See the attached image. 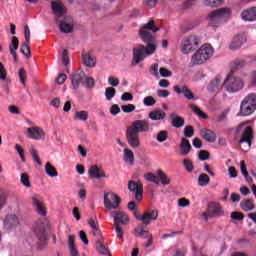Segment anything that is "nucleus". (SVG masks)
I'll list each match as a JSON object with an SVG mask.
<instances>
[{
  "mask_svg": "<svg viewBox=\"0 0 256 256\" xmlns=\"http://www.w3.org/2000/svg\"><path fill=\"white\" fill-rule=\"evenodd\" d=\"M87 81V74L85 72H73L71 77L72 88L77 90L81 85H85Z\"/></svg>",
  "mask_w": 256,
  "mask_h": 256,
  "instance_id": "2eb2a0df",
  "label": "nucleus"
},
{
  "mask_svg": "<svg viewBox=\"0 0 256 256\" xmlns=\"http://www.w3.org/2000/svg\"><path fill=\"white\" fill-rule=\"evenodd\" d=\"M231 219L234 221H243V219H245V215H243L241 212H232Z\"/></svg>",
  "mask_w": 256,
  "mask_h": 256,
  "instance_id": "6e6d98bb",
  "label": "nucleus"
},
{
  "mask_svg": "<svg viewBox=\"0 0 256 256\" xmlns=\"http://www.w3.org/2000/svg\"><path fill=\"white\" fill-rule=\"evenodd\" d=\"M119 113H121V108H119V105L113 104L110 107V114L115 117V115H119Z\"/></svg>",
  "mask_w": 256,
  "mask_h": 256,
  "instance_id": "680f3d73",
  "label": "nucleus"
},
{
  "mask_svg": "<svg viewBox=\"0 0 256 256\" xmlns=\"http://www.w3.org/2000/svg\"><path fill=\"white\" fill-rule=\"evenodd\" d=\"M165 117H167V114L161 110H154L149 113V119L152 121H162Z\"/></svg>",
  "mask_w": 256,
  "mask_h": 256,
  "instance_id": "7c9ffc66",
  "label": "nucleus"
},
{
  "mask_svg": "<svg viewBox=\"0 0 256 256\" xmlns=\"http://www.w3.org/2000/svg\"><path fill=\"white\" fill-rule=\"evenodd\" d=\"M121 205V198L113 192H108L104 194V207L111 211V209H119Z\"/></svg>",
  "mask_w": 256,
  "mask_h": 256,
  "instance_id": "9d476101",
  "label": "nucleus"
},
{
  "mask_svg": "<svg viewBox=\"0 0 256 256\" xmlns=\"http://www.w3.org/2000/svg\"><path fill=\"white\" fill-rule=\"evenodd\" d=\"M222 87L221 76H216L215 79L209 83L207 89L213 93L214 91H219Z\"/></svg>",
  "mask_w": 256,
  "mask_h": 256,
  "instance_id": "c85d7f7f",
  "label": "nucleus"
},
{
  "mask_svg": "<svg viewBox=\"0 0 256 256\" xmlns=\"http://www.w3.org/2000/svg\"><path fill=\"white\" fill-rule=\"evenodd\" d=\"M27 137L34 141H41V139H45V131L39 126L30 127L27 128Z\"/></svg>",
  "mask_w": 256,
  "mask_h": 256,
  "instance_id": "f3484780",
  "label": "nucleus"
},
{
  "mask_svg": "<svg viewBox=\"0 0 256 256\" xmlns=\"http://www.w3.org/2000/svg\"><path fill=\"white\" fill-rule=\"evenodd\" d=\"M191 143L187 140V138H181L180 141V155L185 157L191 153Z\"/></svg>",
  "mask_w": 256,
  "mask_h": 256,
  "instance_id": "a878e982",
  "label": "nucleus"
},
{
  "mask_svg": "<svg viewBox=\"0 0 256 256\" xmlns=\"http://www.w3.org/2000/svg\"><path fill=\"white\" fill-rule=\"evenodd\" d=\"M157 31H159V27L155 25V20L153 19L140 27L139 36L146 46L140 44L133 48L132 67L139 65L146 57L153 55L157 51V39L155 38Z\"/></svg>",
  "mask_w": 256,
  "mask_h": 256,
  "instance_id": "f257e3e1",
  "label": "nucleus"
},
{
  "mask_svg": "<svg viewBox=\"0 0 256 256\" xmlns=\"http://www.w3.org/2000/svg\"><path fill=\"white\" fill-rule=\"evenodd\" d=\"M31 42H23L20 48V52L29 59L31 57V48L29 47Z\"/></svg>",
  "mask_w": 256,
  "mask_h": 256,
  "instance_id": "58836bf2",
  "label": "nucleus"
},
{
  "mask_svg": "<svg viewBox=\"0 0 256 256\" xmlns=\"http://www.w3.org/2000/svg\"><path fill=\"white\" fill-rule=\"evenodd\" d=\"M114 227H115L117 237L119 239H123L124 232H123V228H121V225L118 223H114Z\"/></svg>",
  "mask_w": 256,
  "mask_h": 256,
  "instance_id": "bf43d9fd",
  "label": "nucleus"
},
{
  "mask_svg": "<svg viewBox=\"0 0 256 256\" xmlns=\"http://www.w3.org/2000/svg\"><path fill=\"white\" fill-rule=\"evenodd\" d=\"M51 9L55 16V21H57V19H62V17L67 15V7L61 2V0L52 1Z\"/></svg>",
  "mask_w": 256,
  "mask_h": 256,
  "instance_id": "f8f14e48",
  "label": "nucleus"
},
{
  "mask_svg": "<svg viewBox=\"0 0 256 256\" xmlns=\"http://www.w3.org/2000/svg\"><path fill=\"white\" fill-rule=\"evenodd\" d=\"M24 38V42L31 43V30L29 29L28 25L24 26Z\"/></svg>",
  "mask_w": 256,
  "mask_h": 256,
  "instance_id": "5fc2aeb1",
  "label": "nucleus"
},
{
  "mask_svg": "<svg viewBox=\"0 0 256 256\" xmlns=\"http://www.w3.org/2000/svg\"><path fill=\"white\" fill-rule=\"evenodd\" d=\"M144 179H146V181H151L152 183H155L156 185H159V178H157V176H155V174L153 173H147L144 175Z\"/></svg>",
  "mask_w": 256,
  "mask_h": 256,
  "instance_id": "de8ad7c7",
  "label": "nucleus"
},
{
  "mask_svg": "<svg viewBox=\"0 0 256 256\" xmlns=\"http://www.w3.org/2000/svg\"><path fill=\"white\" fill-rule=\"evenodd\" d=\"M190 109L197 115V117H200V119H209V116L205 114V112L201 111L195 104L189 105Z\"/></svg>",
  "mask_w": 256,
  "mask_h": 256,
  "instance_id": "c9c22d12",
  "label": "nucleus"
},
{
  "mask_svg": "<svg viewBox=\"0 0 256 256\" xmlns=\"http://www.w3.org/2000/svg\"><path fill=\"white\" fill-rule=\"evenodd\" d=\"M65 81H67V75L65 73H60L56 79V83H58V85H63Z\"/></svg>",
  "mask_w": 256,
  "mask_h": 256,
  "instance_id": "69168bd1",
  "label": "nucleus"
},
{
  "mask_svg": "<svg viewBox=\"0 0 256 256\" xmlns=\"http://www.w3.org/2000/svg\"><path fill=\"white\" fill-rule=\"evenodd\" d=\"M207 211L210 217H216V215H221V207H219L217 203L214 202L208 204Z\"/></svg>",
  "mask_w": 256,
  "mask_h": 256,
  "instance_id": "c756f323",
  "label": "nucleus"
},
{
  "mask_svg": "<svg viewBox=\"0 0 256 256\" xmlns=\"http://www.w3.org/2000/svg\"><path fill=\"white\" fill-rule=\"evenodd\" d=\"M45 171H46V174L48 175V177H57V175H59L55 166H53V164L50 162L46 163Z\"/></svg>",
  "mask_w": 256,
  "mask_h": 256,
  "instance_id": "f704fd0d",
  "label": "nucleus"
},
{
  "mask_svg": "<svg viewBox=\"0 0 256 256\" xmlns=\"http://www.w3.org/2000/svg\"><path fill=\"white\" fill-rule=\"evenodd\" d=\"M18 75L20 83H22L23 87H26L25 81H27V72L25 71V68H20Z\"/></svg>",
  "mask_w": 256,
  "mask_h": 256,
  "instance_id": "37998d69",
  "label": "nucleus"
},
{
  "mask_svg": "<svg viewBox=\"0 0 256 256\" xmlns=\"http://www.w3.org/2000/svg\"><path fill=\"white\" fill-rule=\"evenodd\" d=\"M111 217H113L114 223L118 225H127L129 223V218L124 212H111Z\"/></svg>",
  "mask_w": 256,
  "mask_h": 256,
  "instance_id": "4be33fe9",
  "label": "nucleus"
},
{
  "mask_svg": "<svg viewBox=\"0 0 256 256\" xmlns=\"http://www.w3.org/2000/svg\"><path fill=\"white\" fill-rule=\"evenodd\" d=\"M170 119L172 127H175L176 129H181V127L185 125V118L177 116L175 113L170 114Z\"/></svg>",
  "mask_w": 256,
  "mask_h": 256,
  "instance_id": "bb28decb",
  "label": "nucleus"
},
{
  "mask_svg": "<svg viewBox=\"0 0 256 256\" xmlns=\"http://www.w3.org/2000/svg\"><path fill=\"white\" fill-rule=\"evenodd\" d=\"M159 73L161 75V77H172L173 72L169 71V69L165 68V67H161L159 69Z\"/></svg>",
  "mask_w": 256,
  "mask_h": 256,
  "instance_id": "13d9d810",
  "label": "nucleus"
},
{
  "mask_svg": "<svg viewBox=\"0 0 256 256\" xmlns=\"http://www.w3.org/2000/svg\"><path fill=\"white\" fill-rule=\"evenodd\" d=\"M169 138V132L166 130L159 131L156 135L158 143H165V140Z\"/></svg>",
  "mask_w": 256,
  "mask_h": 256,
  "instance_id": "a19ab883",
  "label": "nucleus"
},
{
  "mask_svg": "<svg viewBox=\"0 0 256 256\" xmlns=\"http://www.w3.org/2000/svg\"><path fill=\"white\" fill-rule=\"evenodd\" d=\"M7 205V192L0 189V209H3Z\"/></svg>",
  "mask_w": 256,
  "mask_h": 256,
  "instance_id": "a18cd8bd",
  "label": "nucleus"
},
{
  "mask_svg": "<svg viewBox=\"0 0 256 256\" xmlns=\"http://www.w3.org/2000/svg\"><path fill=\"white\" fill-rule=\"evenodd\" d=\"M75 121H87L89 119V113L85 110L77 111L74 115Z\"/></svg>",
  "mask_w": 256,
  "mask_h": 256,
  "instance_id": "4c0bfd02",
  "label": "nucleus"
},
{
  "mask_svg": "<svg viewBox=\"0 0 256 256\" xmlns=\"http://www.w3.org/2000/svg\"><path fill=\"white\" fill-rule=\"evenodd\" d=\"M82 61L86 67H95V65L97 63L95 61V58L93 56H91V54H89V53H85L82 55Z\"/></svg>",
  "mask_w": 256,
  "mask_h": 256,
  "instance_id": "2f4dec72",
  "label": "nucleus"
},
{
  "mask_svg": "<svg viewBox=\"0 0 256 256\" xmlns=\"http://www.w3.org/2000/svg\"><path fill=\"white\" fill-rule=\"evenodd\" d=\"M121 101H133V94L124 92L121 96Z\"/></svg>",
  "mask_w": 256,
  "mask_h": 256,
  "instance_id": "774afa93",
  "label": "nucleus"
},
{
  "mask_svg": "<svg viewBox=\"0 0 256 256\" xmlns=\"http://www.w3.org/2000/svg\"><path fill=\"white\" fill-rule=\"evenodd\" d=\"M173 91L178 95H181L182 93L185 99H188V101H191V99H195V95L193 94V92H191V90H189V88L186 85H175L173 86Z\"/></svg>",
  "mask_w": 256,
  "mask_h": 256,
  "instance_id": "a211bd4d",
  "label": "nucleus"
},
{
  "mask_svg": "<svg viewBox=\"0 0 256 256\" xmlns=\"http://www.w3.org/2000/svg\"><path fill=\"white\" fill-rule=\"evenodd\" d=\"M231 15V9L219 8L208 14L210 27H219L221 23H225Z\"/></svg>",
  "mask_w": 256,
  "mask_h": 256,
  "instance_id": "39448f33",
  "label": "nucleus"
},
{
  "mask_svg": "<svg viewBox=\"0 0 256 256\" xmlns=\"http://www.w3.org/2000/svg\"><path fill=\"white\" fill-rule=\"evenodd\" d=\"M247 42V37H245V35L240 34V35H236L233 40L230 43V49L231 51H237V49H241V46L243 45V43Z\"/></svg>",
  "mask_w": 256,
  "mask_h": 256,
  "instance_id": "aec40b11",
  "label": "nucleus"
},
{
  "mask_svg": "<svg viewBox=\"0 0 256 256\" xmlns=\"http://www.w3.org/2000/svg\"><path fill=\"white\" fill-rule=\"evenodd\" d=\"M204 5L208 7H219L223 5V0H204Z\"/></svg>",
  "mask_w": 256,
  "mask_h": 256,
  "instance_id": "c03bdc74",
  "label": "nucleus"
},
{
  "mask_svg": "<svg viewBox=\"0 0 256 256\" xmlns=\"http://www.w3.org/2000/svg\"><path fill=\"white\" fill-rule=\"evenodd\" d=\"M183 165L186 169V171H188V173H191L194 169L193 167V161L189 160V159H184L183 160Z\"/></svg>",
  "mask_w": 256,
  "mask_h": 256,
  "instance_id": "603ef678",
  "label": "nucleus"
},
{
  "mask_svg": "<svg viewBox=\"0 0 256 256\" xmlns=\"http://www.w3.org/2000/svg\"><path fill=\"white\" fill-rule=\"evenodd\" d=\"M124 161L126 163H133V161H135V155L133 154V151L128 148L124 149Z\"/></svg>",
  "mask_w": 256,
  "mask_h": 256,
  "instance_id": "ea45409f",
  "label": "nucleus"
},
{
  "mask_svg": "<svg viewBox=\"0 0 256 256\" xmlns=\"http://www.w3.org/2000/svg\"><path fill=\"white\" fill-rule=\"evenodd\" d=\"M240 207L242 211H253L255 209V205L253 204V200L244 199L240 202Z\"/></svg>",
  "mask_w": 256,
  "mask_h": 256,
  "instance_id": "473e14b6",
  "label": "nucleus"
},
{
  "mask_svg": "<svg viewBox=\"0 0 256 256\" xmlns=\"http://www.w3.org/2000/svg\"><path fill=\"white\" fill-rule=\"evenodd\" d=\"M198 159H200V161H207V159H209V151L201 150L198 154Z\"/></svg>",
  "mask_w": 256,
  "mask_h": 256,
  "instance_id": "052dcab7",
  "label": "nucleus"
},
{
  "mask_svg": "<svg viewBox=\"0 0 256 256\" xmlns=\"http://www.w3.org/2000/svg\"><path fill=\"white\" fill-rule=\"evenodd\" d=\"M243 21H256V7L248 8L241 13Z\"/></svg>",
  "mask_w": 256,
  "mask_h": 256,
  "instance_id": "b1692460",
  "label": "nucleus"
},
{
  "mask_svg": "<svg viewBox=\"0 0 256 256\" xmlns=\"http://www.w3.org/2000/svg\"><path fill=\"white\" fill-rule=\"evenodd\" d=\"M17 49H19V38H17V36H13L11 43L9 44V51L14 58V63H17Z\"/></svg>",
  "mask_w": 256,
  "mask_h": 256,
  "instance_id": "393cba45",
  "label": "nucleus"
},
{
  "mask_svg": "<svg viewBox=\"0 0 256 256\" xmlns=\"http://www.w3.org/2000/svg\"><path fill=\"white\" fill-rule=\"evenodd\" d=\"M149 132V122L147 120H136L131 123L130 127L126 130V139L128 145L132 149H137L141 146V140L139 138V133Z\"/></svg>",
  "mask_w": 256,
  "mask_h": 256,
  "instance_id": "f03ea898",
  "label": "nucleus"
},
{
  "mask_svg": "<svg viewBox=\"0 0 256 256\" xmlns=\"http://www.w3.org/2000/svg\"><path fill=\"white\" fill-rule=\"evenodd\" d=\"M31 155H32V159L38 163V165H42L41 163V158H39V154H37V150H35V148L31 149Z\"/></svg>",
  "mask_w": 256,
  "mask_h": 256,
  "instance_id": "e2e57ef3",
  "label": "nucleus"
},
{
  "mask_svg": "<svg viewBox=\"0 0 256 256\" xmlns=\"http://www.w3.org/2000/svg\"><path fill=\"white\" fill-rule=\"evenodd\" d=\"M150 73L154 77H159V64L157 63L152 64L150 67Z\"/></svg>",
  "mask_w": 256,
  "mask_h": 256,
  "instance_id": "4d7b16f0",
  "label": "nucleus"
},
{
  "mask_svg": "<svg viewBox=\"0 0 256 256\" xmlns=\"http://www.w3.org/2000/svg\"><path fill=\"white\" fill-rule=\"evenodd\" d=\"M200 136L208 143H215L217 141V134L211 129L200 130Z\"/></svg>",
  "mask_w": 256,
  "mask_h": 256,
  "instance_id": "412c9836",
  "label": "nucleus"
},
{
  "mask_svg": "<svg viewBox=\"0 0 256 256\" xmlns=\"http://www.w3.org/2000/svg\"><path fill=\"white\" fill-rule=\"evenodd\" d=\"M20 181L24 187H31V182L29 181V174L27 173H22L20 177Z\"/></svg>",
  "mask_w": 256,
  "mask_h": 256,
  "instance_id": "49530a36",
  "label": "nucleus"
},
{
  "mask_svg": "<svg viewBox=\"0 0 256 256\" xmlns=\"http://www.w3.org/2000/svg\"><path fill=\"white\" fill-rule=\"evenodd\" d=\"M213 47L209 44L202 45L195 54L191 57L192 65H203V63H207L211 57H213Z\"/></svg>",
  "mask_w": 256,
  "mask_h": 256,
  "instance_id": "20e7f679",
  "label": "nucleus"
},
{
  "mask_svg": "<svg viewBox=\"0 0 256 256\" xmlns=\"http://www.w3.org/2000/svg\"><path fill=\"white\" fill-rule=\"evenodd\" d=\"M156 175L159 177V183H161L162 185H169L171 183V179H169V176H167V174H165L163 170L158 169L156 171Z\"/></svg>",
  "mask_w": 256,
  "mask_h": 256,
  "instance_id": "72a5a7b5",
  "label": "nucleus"
},
{
  "mask_svg": "<svg viewBox=\"0 0 256 256\" xmlns=\"http://www.w3.org/2000/svg\"><path fill=\"white\" fill-rule=\"evenodd\" d=\"M55 22L61 33H73V20L71 17H64L62 20L56 19Z\"/></svg>",
  "mask_w": 256,
  "mask_h": 256,
  "instance_id": "4468645a",
  "label": "nucleus"
},
{
  "mask_svg": "<svg viewBox=\"0 0 256 256\" xmlns=\"http://www.w3.org/2000/svg\"><path fill=\"white\" fill-rule=\"evenodd\" d=\"M47 220H38L33 225V233L38 239V249H43L47 245Z\"/></svg>",
  "mask_w": 256,
  "mask_h": 256,
  "instance_id": "423d86ee",
  "label": "nucleus"
},
{
  "mask_svg": "<svg viewBox=\"0 0 256 256\" xmlns=\"http://www.w3.org/2000/svg\"><path fill=\"white\" fill-rule=\"evenodd\" d=\"M211 179L209 178V175L202 173L198 177V185L200 187H207L209 185Z\"/></svg>",
  "mask_w": 256,
  "mask_h": 256,
  "instance_id": "e433bc0d",
  "label": "nucleus"
},
{
  "mask_svg": "<svg viewBox=\"0 0 256 256\" xmlns=\"http://www.w3.org/2000/svg\"><path fill=\"white\" fill-rule=\"evenodd\" d=\"M128 190L134 194L136 201L143 199V183L130 180L128 181Z\"/></svg>",
  "mask_w": 256,
  "mask_h": 256,
  "instance_id": "ddd939ff",
  "label": "nucleus"
},
{
  "mask_svg": "<svg viewBox=\"0 0 256 256\" xmlns=\"http://www.w3.org/2000/svg\"><path fill=\"white\" fill-rule=\"evenodd\" d=\"M31 201L38 215H41V217H45V215H47V209L43 205V198H41L40 195L36 194L31 197Z\"/></svg>",
  "mask_w": 256,
  "mask_h": 256,
  "instance_id": "dca6fc26",
  "label": "nucleus"
},
{
  "mask_svg": "<svg viewBox=\"0 0 256 256\" xmlns=\"http://www.w3.org/2000/svg\"><path fill=\"white\" fill-rule=\"evenodd\" d=\"M88 175L90 179H101L107 177L105 171L101 168H98L97 165H93L89 168Z\"/></svg>",
  "mask_w": 256,
  "mask_h": 256,
  "instance_id": "6ab92c4d",
  "label": "nucleus"
},
{
  "mask_svg": "<svg viewBox=\"0 0 256 256\" xmlns=\"http://www.w3.org/2000/svg\"><path fill=\"white\" fill-rule=\"evenodd\" d=\"M121 109L124 113H133L136 107H135V104H128V105H122Z\"/></svg>",
  "mask_w": 256,
  "mask_h": 256,
  "instance_id": "864d4df0",
  "label": "nucleus"
},
{
  "mask_svg": "<svg viewBox=\"0 0 256 256\" xmlns=\"http://www.w3.org/2000/svg\"><path fill=\"white\" fill-rule=\"evenodd\" d=\"M159 0H145L143 5L146 9H153L157 6Z\"/></svg>",
  "mask_w": 256,
  "mask_h": 256,
  "instance_id": "3c124183",
  "label": "nucleus"
},
{
  "mask_svg": "<svg viewBox=\"0 0 256 256\" xmlns=\"http://www.w3.org/2000/svg\"><path fill=\"white\" fill-rule=\"evenodd\" d=\"M116 94H117V90H115V88L113 87H107L105 89V97L107 101H111V99H113V97H115Z\"/></svg>",
  "mask_w": 256,
  "mask_h": 256,
  "instance_id": "79ce46f5",
  "label": "nucleus"
},
{
  "mask_svg": "<svg viewBox=\"0 0 256 256\" xmlns=\"http://www.w3.org/2000/svg\"><path fill=\"white\" fill-rule=\"evenodd\" d=\"M226 91L228 93H237V91H241L243 89V80L233 74L227 76L223 83Z\"/></svg>",
  "mask_w": 256,
  "mask_h": 256,
  "instance_id": "1a4fd4ad",
  "label": "nucleus"
},
{
  "mask_svg": "<svg viewBox=\"0 0 256 256\" xmlns=\"http://www.w3.org/2000/svg\"><path fill=\"white\" fill-rule=\"evenodd\" d=\"M256 111V94H248L240 104V112L238 115L240 117H249L253 115Z\"/></svg>",
  "mask_w": 256,
  "mask_h": 256,
  "instance_id": "0eeeda50",
  "label": "nucleus"
},
{
  "mask_svg": "<svg viewBox=\"0 0 256 256\" xmlns=\"http://www.w3.org/2000/svg\"><path fill=\"white\" fill-rule=\"evenodd\" d=\"M108 83H109V85H111V87H118L119 86V78L110 76L108 78Z\"/></svg>",
  "mask_w": 256,
  "mask_h": 256,
  "instance_id": "0e129e2a",
  "label": "nucleus"
},
{
  "mask_svg": "<svg viewBox=\"0 0 256 256\" xmlns=\"http://www.w3.org/2000/svg\"><path fill=\"white\" fill-rule=\"evenodd\" d=\"M190 202L187 198L178 199V207H189Z\"/></svg>",
  "mask_w": 256,
  "mask_h": 256,
  "instance_id": "338daca9",
  "label": "nucleus"
},
{
  "mask_svg": "<svg viewBox=\"0 0 256 256\" xmlns=\"http://www.w3.org/2000/svg\"><path fill=\"white\" fill-rule=\"evenodd\" d=\"M19 225V218L15 214H8L4 220L6 229H13Z\"/></svg>",
  "mask_w": 256,
  "mask_h": 256,
  "instance_id": "5701e85b",
  "label": "nucleus"
},
{
  "mask_svg": "<svg viewBox=\"0 0 256 256\" xmlns=\"http://www.w3.org/2000/svg\"><path fill=\"white\" fill-rule=\"evenodd\" d=\"M155 103H157V100H155V98H153V96H146L143 100V104L146 107H153V105H155Z\"/></svg>",
  "mask_w": 256,
  "mask_h": 256,
  "instance_id": "09e8293b",
  "label": "nucleus"
},
{
  "mask_svg": "<svg viewBox=\"0 0 256 256\" xmlns=\"http://www.w3.org/2000/svg\"><path fill=\"white\" fill-rule=\"evenodd\" d=\"M200 44L201 39H199L197 35L187 36L182 40L181 52L183 55H189V53H193V51H195Z\"/></svg>",
  "mask_w": 256,
  "mask_h": 256,
  "instance_id": "6e6552de",
  "label": "nucleus"
},
{
  "mask_svg": "<svg viewBox=\"0 0 256 256\" xmlns=\"http://www.w3.org/2000/svg\"><path fill=\"white\" fill-rule=\"evenodd\" d=\"M195 135V130L193 129V126L188 125L184 128V136L191 138Z\"/></svg>",
  "mask_w": 256,
  "mask_h": 256,
  "instance_id": "8fccbe9b",
  "label": "nucleus"
},
{
  "mask_svg": "<svg viewBox=\"0 0 256 256\" xmlns=\"http://www.w3.org/2000/svg\"><path fill=\"white\" fill-rule=\"evenodd\" d=\"M134 215L138 221H142V225L147 227V225L151 224V221H156L157 217H159V212L157 210H152L144 212L143 215L135 212Z\"/></svg>",
  "mask_w": 256,
  "mask_h": 256,
  "instance_id": "9b49d317",
  "label": "nucleus"
},
{
  "mask_svg": "<svg viewBox=\"0 0 256 256\" xmlns=\"http://www.w3.org/2000/svg\"><path fill=\"white\" fill-rule=\"evenodd\" d=\"M146 227L147 226H145L144 224H141L140 226L136 227L134 229L135 237H140L141 239H147L149 238V235H153L149 233V231L145 230Z\"/></svg>",
  "mask_w": 256,
  "mask_h": 256,
  "instance_id": "cd10ccee",
  "label": "nucleus"
},
{
  "mask_svg": "<svg viewBox=\"0 0 256 256\" xmlns=\"http://www.w3.org/2000/svg\"><path fill=\"white\" fill-rule=\"evenodd\" d=\"M236 133H242L240 140L238 141L240 148L243 151H249L251 149V143L253 141V128L251 126H247V123H241L236 128Z\"/></svg>",
  "mask_w": 256,
  "mask_h": 256,
  "instance_id": "7ed1b4c3",
  "label": "nucleus"
}]
</instances>
